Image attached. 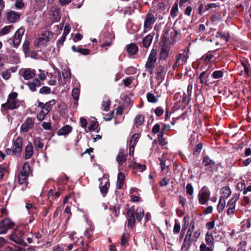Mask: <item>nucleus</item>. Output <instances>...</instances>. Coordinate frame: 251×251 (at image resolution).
Segmentation results:
<instances>
[{
	"label": "nucleus",
	"instance_id": "nucleus-49",
	"mask_svg": "<svg viewBox=\"0 0 251 251\" xmlns=\"http://www.w3.org/2000/svg\"><path fill=\"white\" fill-rule=\"evenodd\" d=\"M48 114V113H46V111L44 109H42L41 111L37 114V118L40 121H42L45 119L46 116Z\"/></svg>",
	"mask_w": 251,
	"mask_h": 251
},
{
	"label": "nucleus",
	"instance_id": "nucleus-52",
	"mask_svg": "<svg viewBox=\"0 0 251 251\" xmlns=\"http://www.w3.org/2000/svg\"><path fill=\"white\" fill-rule=\"evenodd\" d=\"M247 242L245 241H242L240 242L239 247L236 251H246V246Z\"/></svg>",
	"mask_w": 251,
	"mask_h": 251
},
{
	"label": "nucleus",
	"instance_id": "nucleus-38",
	"mask_svg": "<svg viewBox=\"0 0 251 251\" xmlns=\"http://www.w3.org/2000/svg\"><path fill=\"white\" fill-rule=\"evenodd\" d=\"M139 137L140 136L138 133H135L133 135L130 141L129 146L131 147H135L138 141Z\"/></svg>",
	"mask_w": 251,
	"mask_h": 251
},
{
	"label": "nucleus",
	"instance_id": "nucleus-63",
	"mask_svg": "<svg viewBox=\"0 0 251 251\" xmlns=\"http://www.w3.org/2000/svg\"><path fill=\"white\" fill-rule=\"evenodd\" d=\"M11 76L10 72L8 71H6L2 73V77L5 80L8 79Z\"/></svg>",
	"mask_w": 251,
	"mask_h": 251
},
{
	"label": "nucleus",
	"instance_id": "nucleus-21",
	"mask_svg": "<svg viewBox=\"0 0 251 251\" xmlns=\"http://www.w3.org/2000/svg\"><path fill=\"white\" fill-rule=\"evenodd\" d=\"M41 85L40 81L37 78H34L32 81H29L27 83V85L30 90L32 92H34L36 90L37 87H40Z\"/></svg>",
	"mask_w": 251,
	"mask_h": 251
},
{
	"label": "nucleus",
	"instance_id": "nucleus-9",
	"mask_svg": "<svg viewBox=\"0 0 251 251\" xmlns=\"http://www.w3.org/2000/svg\"><path fill=\"white\" fill-rule=\"evenodd\" d=\"M156 17L152 13H148L145 18L144 26L145 29H151L155 22Z\"/></svg>",
	"mask_w": 251,
	"mask_h": 251
},
{
	"label": "nucleus",
	"instance_id": "nucleus-42",
	"mask_svg": "<svg viewBox=\"0 0 251 251\" xmlns=\"http://www.w3.org/2000/svg\"><path fill=\"white\" fill-rule=\"evenodd\" d=\"M110 183L108 181H106V182L105 183L104 185L102 186H100V190L101 193L103 195V196H104L107 193L108 189L109 187Z\"/></svg>",
	"mask_w": 251,
	"mask_h": 251
},
{
	"label": "nucleus",
	"instance_id": "nucleus-1",
	"mask_svg": "<svg viewBox=\"0 0 251 251\" xmlns=\"http://www.w3.org/2000/svg\"><path fill=\"white\" fill-rule=\"evenodd\" d=\"M18 94L16 92L10 93L7 100V101L5 103L1 105V107L5 110H12L17 108L19 106V101L17 100Z\"/></svg>",
	"mask_w": 251,
	"mask_h": 251
},
{
	"label": "nucleus",
	"instance_id": "nucleus-7",
	"mask_svg": "<svg viewBox=\"0 0 251 251\" xmlns=\"http://www.w3.org/2000/svg\"><path fill=\"white\" fill-rule=\"evenodd\" d=\"M50 32L46 31L41 34V36L37 39L34 42V45L36 47H40L45 46L47 42L49 41Z\"/></svg>",
	"mask_w": 251,
	"mask_h": 251
},
{
	"label": "nucleus",
	"instance_id": "nucleus-32",
	"mask_svg": "<svg viewBox=\"0 0 251 251\" xmlns=\"http://www.w3.org/2000/svg\"><path fill=\"white\" fill-rule=\"evenodd\" d=\"M222 192L223 196H221L223 199H225L229 196L231 193V191L228 187L226 186L222 189Z\"/></svg>",
	"mask_w": 251,
	"mask_h": 251
},
{
	"label": "nucleus",
	"instance_id": "nucleus-22",
	"mask_svg": "<svg viewBox=\"0 0 251 251\" xmlns=\"http://www.w3.org/2000/svg\"><path fill=\"white\" fill-rule=\"evenodd\" d=\"M125 179V176L124 174L120 172L118 175L117 182V187L121 189L123 188L124 184V181Z\"/></svg>",
	"mask_w": 251,
	"mask_h": 251
},
{
	"label": "nucleus",
	"instance_id": "nucleus-40",
	"mask_svg": "<svg viewBox=\"0 0 251 251\" xmlns=\"http://www.w3.org/2000/svg\"><path fill=\"white\" fill-rule=\"evenodd\" d=\"M134 213L136 218L138 221L141 220L144 214V211L141 208H138Z\"/></svg>",
	"mask_w": 251,
	"mask_h": 251
},
{
	"label": "nucleus",
	"instance_id": "nucleus-26",
	"mask_svg": "<svg viewBox=\"0 0 251 251\" xmlns=\"http://www.w3.org/2000/svg\"><path fill=\"white\" fill-rule=\"evenodd\" d=\"M116 160L119 165H122L126 161V157L124 154L123 151H119L118 155L117 156Z\"/></svg>",
	"mask_w": 251,
	"mask_h": 251
},
{
	"label": "nucleus",
	"instance_id": "nucleus-28",
	"mask_svg": "<svg viewBox=\"0 0 251 251\" xmlns=\"http://www.w3.org/2000/svg\"><path fill=\"white\" fill-rule=\"evenodd\" d=\"M55 104V101L54 100H51L49 102H46L44 106L43 107V109H44L46 113H48L50 110H51L53 105Z\"/></svg>",
	"mask_w": 251,
	"mask_h": 251
},
{
	"label": "nucleus",
	"instance_id": "nucleus-39",
	"mask_svg": "<svg viewBox=\"0 0 251 251\" xmlns=\"http://www.w3.org/2000/svg\"><path fill=\"white\" fill-rule=\"evenodd\" d=\"M178 10V3L176 2L171 10V15L173 18H175L177 15Z\"/></svg>",
	"mask_w": 251,
	"mask_h": 251
},
{
	"label": "nucleus",
	"instance_id": "nucleus-54",
	"mask_svg": "<svg viewBox=\"0 0 251 251\" xmlns=\"http://www.w3.org/2000/svg\"><path fill=\"white\" fill-rule=\"evenodd\" d=\"M51 90L50 88L47 86H44L42 87L39 91V93L41 94H50Z\"/></svg>",
	"mask_w": 251,
	"mask_h": 251
},
{
	"label": "nucleus",
	"instance_id": "nucleus-33",
	"mask_svg": "<svg viewBox=\"0 0 251 251\" xmlns=\"http://www.w3.org/2000/svg\"><path fill=\"white\" fill-rule=\"evenodd\" d=\"M226 205L225 200L223 199L222 197H220L218 204L217 205V210L219 212H221Z\"/></svg>",
	"mask_w": 251,
	"mask_h": 251
},
{
	"label": "nucleus",
	"instance_id": "nucleus-35",
	"mask_svg": "<svg viewBox=\"0 0 251 251\" xmlns=\"http://www.w3.org/2000/svg\"><path fill=\"white\" fill-rule=\"evenodd\" d=\"M129 238V234L127 232L125 231L121 237V244L122 246H124L128 242V239Z\"/></svg>",
	"mask_w": 251,
	"mask_h": 251
},
{
	"label": "nucleus",
	"instance_id": "nucleus-29",
	"mask_svg": "<svg viewBox=\"0 0 251 251\" xmlns=\"http://www.w3.org/2000/svg\"><path fill=\"white\" fill-rule=\"evenodd\" d=\"M62 75L64 78V79L66 81H69L71 79V70L68 67H66L62 71Z\"/></svg>",
	"mask_w": 251,
	"mask_h": 251
},
{
	"label": "nucleus",
	"instance_id": "nucleus-45",
	"mask_svg": "<svg viewBox=\"0 0 251 251\" xmlns=\"http://www.w3.org/2000/svg\"><path fill=\"white\" fill-rule=\"evenodd\" d=\"M224 75V72L223 71H214L212 75L211 76L214 79H218L222 78Z\"/></svg>",
	"mask_w": 251,
	"mask_h": 251
},
{
	"label": "nucleus",
	"instance_id": "nucleus-23",
	"mask_svg": "<svg viewBox=\"0 0 251 251\" xmlns=\"http://www.w3.org/2000/svg\"><path fill=\"white\" fill-rule=\"evenodd\" d=\"M25 158L28 159L30 158L33 154V147L31 143H29L25 148Z\"/></svg>",
	"mask_w": 251,
	"mask_h": 251
},
{
	"label": "nucleus",
	"instance_id": "nucleus-12",
	"mask_svg": "<svg viewBox=\"0 0 251 251\" xmlns=\"http://www.w3.org/2000/svg\"><path fill=\"white\" fill-rule=\"evenodd\" d=\"M34 120L31 117H28L24 122L21 126V131L26 132L33 127Z\"/></svg>",
	"mask_w": 251,
	"mask_h": 251
},
{
	"label": "nucleus",
	"instance_id": "nucleus-43",
	"mask_svg": "<svg viewBox=\"0 0 251 251\" xmlns=\"http://www.w3.org/2000/svg\"><path fill=\"white\" fill-rule=\"evenodd\" d=\"M99 125L98 123L96 121H92L90 126L88 127V129L89 131H94L98 132L99 129H98Z\"/></svg>",
	"mask_w": 251,
	"mask_h": 251
},
{
	"label": "nucleus",
	"instance_id": "nucleus-56",
	"mask_svg": "<svg viewBox=\"0 0 251 251\" xmlns=\"http://www.w3.org/2000/svg\"><path fill=\"white\" fill-rule=\"evenodd\" d=\"M187 194L192 196L193 194L194 189L191 184H187L186 187Z\"/></svg>",
	"mask_w": 251,
	"mask_h": 251
},
{
	"label": "nucleus",
	"instance_id": "nucleus-5",
	"mask_svg": "<svg viewBox=\"0 0 251 251\" xmlns=\"http://www.w3.org/2000/svg\"><path fill=\"white\" fill-rule=\"evenodd\" d=\"M210 192L206 187L201 188L198 195L199 201L201 204H205L209 200Z\"/></svg>",
	"mask_w": 251,
	"mask_h": 251
},
{
	"label": "nucleus",
	"instance_id": "nucleus-64",
	"mask_svg": "<svg viewBox=\"0 0 251 251\" xmlns=\"http://www.w3.org/2000/svg\"><path fill=\"white\" fill-rule=\"evenodd\" d=\"M77 52H79L83 55H87L90 53V50L88 49L79 48L77 50Z\"/></svg>",
	"mask_w": 251,
	"mask_h": 251
},
{
	"label": "nucleus",
	"instance_id": "nucleus-15",
	"mask_svg": "<svg viewBox=\"0 0 251 251\" xmlns=\"http://www.w3.org/2000/svg\"><path fill=\"white\" fill-rule=\"evenodd\" d=\"M153 38V35L149 34L143 39V46L146 49H147L150 47ZM147 51V50H144V53L143 54V57L145 56Z\"/></svg>",
	"mask_w": 251,
	"mask_h": 251
},
{
	"label": "nucleus",
	"instance_id": "nucleus-14",
	"mask_svg": "<svg viewBox=\"0 0 251 251\" xmlns=\"http://www.w3.org/2000/svg\"><path fill=\"white\" fill-rule=\"evenodd\" d=\"M7 19L10 23L16 22L20 17V14L14 11L10 10L6 14Z\"/></svg>",
	"mask_w": 251,
	"mask_h": 251
},
{
	"label": "nucleus",
	"instance_id": "nucleus-58",
	"mask_svg": "<svg viewBox=\"0 0 251 251\" xmlns=\"http://www.w3.org/2000/svg\"><path fill=\"white\" fill-rule=\"evenodd\" d=\"M23 50L25 53H27L29 50V42L28 41H25L24 43Z\"/></svg>",
	"mask_w": 251,
	"mask_h": 251
},
{
	"label": "nucleus",
	"instance_id": "nucleus-25",
	"mask_svg": "<svg viewBox=\"0 0 251 251\" xmlns=\"http://www.w3.org/2000/svg\"><path fill=\"white\" fill-rule=\"evenodd\" d=\"M182 64V53H178L176 57V61L174 65L173 66V69L174 70H176L178 67L183 65Z\"/></svg>",
	"mask_w": 251,
	"mask_h": 251
},
{
	"label": "nucleus",
	"instance_id": "nucleus-6",
	"mask_svg": "<svg viewBox=\"0 0 251 251\" xmlns=\"http://www.w3.org/2000/svg\"><path fill=\"white\" fill-rule=\"evenodd\" d=\"M23 148V139L21 137H18L13 141V149L14 155L19 157L21 155Z\"/></svg>",
	"mask_w": 251,
	"mask_h": 251
},
{
	"label": "nucleus",
	"instance_id": "nucleus-4",
	"mask_svg": "<svg viewBox=\"0 0 251 251\" xmlns=\"http://www.w3.org/2000/svg\"><path fill=\"white\" fill-rule=\"evenodd\" d=\"M15 225L10 219L5 218L0 221V234H5L7 231L12 228Z\"/></svg>",
	"mask_w": 251,
	"mask_h": 251
},
{
	"label": "nucleus",
	"instance_id": "nucleus-19",
	"mask_svg": "<svg viewBox=\"0 0 251 251\" xmlns=\"http://www.w3.org/2000/svg\"><path fill=\"white\" fill-rule=\"evenodd\" d=\"M201 231L200 230H195L194 233H186L185 238L193 242L196 241L200 237Z\"/></svg>",
	"mask_w": 251,
	"mask_h": 251
},
{
	"label": "nucleus",
	"instance_id": "nucleus-60",
	"mask_svg": "<svg viewBox=\"0 0 251 251\" xmlns=\"http://www.w3.org/2000/svg\"><path fill=\"white\" fill-rule=\"evenodd\" d=\"M202 148V145L201 143L198 144L195 147L194 151V154H198L201 152Z\"/></svg>",
	"mask_w": 251,
	"mask_h": 251
},
{
	"label": "nucleus",
	"instance_id": "nucleus-8",
	"mask_svg": "<svg viewBox=\"0 0 251 251\" xmlns=\"http://www.w3.org/2000/svg\"><path fill=\"white\" fill-rule=\"evenodd\" d=\"M239 198V194L234 195L227 202V207H228L226 213L228 215H232L235 212L236 206V201Z\"/></svg>",
	"mask_w": 251,
	"mask_h": 251
},
{
	"label": "nucleus",
	"instance_id": "nucleus-17",
	"mask_svg": "<svg viewBox=\"0 0 251 251\" xmlns=\"http://www.w3.org/2000/svg\"><path fill=\"white\" fill-rule=\"evenodd\" d=\"M156 79L159 81V83L162 82L164 78L165 73L164 68L162 66H159L156 69Z\"/></svg>",
	"mask_w": 251,
	"mask_h": 251
},
{
	"label": "nucleus",
	"instance_id": "nucleus-13",
	"mask_svg": "<svg viewBox=\"0 0 251 251\" xmlns=\"http://www.w3.org/2000/svg\"><path fill=\"white\" fill-rule=\"evenodd\" d=\"M20 73L25 80L30 79L35 75V70L30 68L22 69L20 70Z\"/></svg>",
	"mask_w": 251,
	"mask_h": 251
},
{
	"label": "nucleus",
	"instance_id": "nucleus-18",
	"mask_svg": "<svg viewBox=\"0 0 251 251\" xmlns=\"http://www.w3.org/2000/svg\"><path fill=\"white\" fill-rule=\"evenodd\" d=\"M14 29V26L11 25L4 26L0 29V37L8 35L13 32Z\"/></svg>",
	"mask_w": 251,
	"mask_h": 251
},
{
	"label": "nucleus",
	"instance_id": "nucleus-50",
	"mask_svg": "<svg viewBox=\"0 0 251 251\" xmlns=\"http://www.w3.org/2000/svg\"><path fill=\"white\" fill-rule=\"evenodd\" d=\"M79 89L78 88H75L72 91V96L74 100H79Z\"/></svg>",
	"mask_w": 251,
	"mask_h": 251
},
{
	"label": "nucleus",
	"instance_id": "nucleus-57",
	"mask_svg": "<svg viewBox=\"0 0 251 251\" xmlns=\"http://www.w3.org/2000/svg\"><path fill=\"white\" fill-rule=\"evenodd\" d=\"M110 101L108 100L106 101H103L102 103V106L103 108V110L107 111L110 108Z\"/></svg>",
	"mask_w": 251,
	"mask_h": 251
},
{
	"label": "nucleus",
	"instance_id": "nucleus-30",
	"mask_svg": "<svg viewBox=\"0 0 251 251\" xmlns=\"http://www.w3.org/2000/svg\"><path fill=\"white\" fill-rule=\"evenodd\" d=\"M144 116L143 115L139 114L136 116L134 119V124L137 127L142 125L144 122Z\"/></svg>",
	"mask_w": 251,
	"mask_h": 251
},
{
	"label": "nucleus",
	"instance_id": "nucleus-34",
	"mask_svg": "<svg viewBox=\"0 0 251 251\" xmlns=\"http://www.w3.org/2000/svg\"><path fill=\"white\" fill-rule=\"evenodd\" d=\"M205 241L207 245L209 246L213 245L214 238L212 233L207 232L205 236Z\"/></svg>",
	"mask_w": 251,
	"mask_h": 251
},
{
	"label": "nucleus",
	"instance_id": "nucleus-53",
	"mask_svg": "<svg viewBox=\"0 0 251 251\" xmlns=\"http://www.w3.org/2000/svg\"><path fill=\"white\" fill-rule=\"evenodd\" d=\"M200 251H213L212 247H207L205 244H201L200 246Z\"/></svg>",
	"mask_w": 251,
	"mask_h": 251
},
{
	"label": "nucleus",
	"instance_id": "nucleus-48",
	"mask_svg": "<svg viewBox=\"0 0 251 251\" xmlns=\"http://www.w3.org/2000/svg\"><path fill=\"white\" fill-rule=\"evenodd\" d=\"M147 99L150 102L156 103L157 101V99L151 93H147Z\"/></svg>",
	"mask_w": 251,
	"mask_h": 251
},
{
	"label": "nucleus",
	"instance_id": "nucleus-55",
	"mask_svg": "<svg viewBox=\"0 0 251 251\" xmlns=\"http://www.w3.org/2000/svg\"><path fill=\"white\" fill-rule=\"evenodd\" d=\"M180 230V225L178 222L175 221V224L174 225L173 232L174 234H178Z\"/></svg>",
	"mask_w": 251,
	"mask_h": 251
},
{
	"label": "nucleus",
	"instance_id": "nucleus-37",
	"mask_svg": "<svg viewBox=\"0 0 251 251\" xmlns=\"http://www.w3.org/2000/svg\"><path fill=\"white\" fill-rule=\"evenodd\" d=\"M35 147L37 149H42L44 147V144L42 142L41 139L40 137H36L33 141Z\"/></svg>",
	"mask_w": 251,
	"mask_h": 251
},
{
	"label": "nucleus",
	"instance_id": "nucleus-11",
	"mask_svg": "<svg viewBox=\"0 0 251 251\" xmlns=\"http://www.w3.org/2000/svg\"><path fill=\"white\" fill-rule=\"evenodd\" d=\"M127 226L132 228L135 224V218L134 209L133 207L127 209L126 214Z\"/></svg>",
	"mask_w": 251,
	"mask_h": 251
},
{
	"label": "nucleus",
	"instance_id": "nucleus-47",
	"mask_svg": "<svg viewBox=\"0 0 251 251\" xmlns=\"http://www.w3.org/2000/svg\"><path fill=\"white\" fill-rule=\"evenodd\" d=\"M165 4L162 2H158L156 5L157 9L159 10V13L163 14L165 13Z\"/></svg>",
	"mask_w": 251,
	"mask_h": 251
},
{
	"label": "nucleus",
	"instance_id": "nucleus-59",
	"mask_svg": "<svg viewBox=\"0 0 251 251\" xmlns=\"http://www.w3.org/2000/svg\"><path fill=\"white\" fill-rule=\"evenodd\" d=\"M192 89H193V84L192 83H190L188 86V87H187V95H186V96L185 97V99L186 98L187 96L188 97V98L190 97L192 95Z\"/></svg>",
	"mask_w": 251,
	"mask_h": 251
},
{
	"label": "nucleus",
	"instance_id": "nucleus-51",
	"mask_svg": "<svg viewBox=\"0 0 251 251\" xmlns=\"http://www.w3.org/2000/svg\"><path fill=\"white\" fill-rule=\"evenodd\" d=\"M94 230V228L93 226L90 227V228L87 229L84 233L85 236L88 238H90L93 234V231Z\"/></svg>",
	"mask_w": 251,
	"mask_h": 251
},
{
	"label": "nucleus",
	"instance_id": "nucleus-20",
	"mask_svg": "<svg viewBox=\"0 0 251 251\" xmlns=\"http://www.w3.org/2000/svg\"><path fill=\"white\" fill-rule=\"evenodd\" d=\"M126 50L129 55H133L136 54L138 50V47L136 44L131 43L126 46Z\"/></svg>",
	"mask_w": 251,
	"mask_h": 251
},
{
	"label": "nucleus",
	"instance_id": "nucleus-36",
	"mask_svg": "<svg viewBox=\"0 0 251 251\" xmlns=\"http://www.w3.org/2000/svg\"><path fill=\"white\" fill-rule=\"evenodd\" d=\"M202 163L205 166L214 165L215 164L214 161L213 160L210 159V158L207 155H205L203 157Z\"/></svg>",
	"mask_w": 251,
	"mask_h": 251
},
{
	"label": "nucleus",
	"instance_id": "nucleus-2",
	"mask_svg": "<svg viewBox=\"0 0 251 251\" xmlns=\"http://www.w3.org/2000/svg\"><path fill=\"white\" fill-rule=\"evenodd\" d=\"M157 51L155 49H152L148 57L145 64L146 71L150 74H152L154 68L157 60Z\"/></svg>",
	"mask_w": 251,
	"mask_h": 251
},
{
	"label": "nucleus",
	"instance_id": "nucleus-27",
	"mask_svg": "<svg viewBox=\"0 0 251 251\" xmlns=\"http://www.w3.org/2000/svg\"><path fill=\"white\" fill-rule=\"evenodd\" d=\"M192 241L188 240L184 238L183 242L182 244L181 251H188L190 246L192 244Z\"/></svg>",
	"mask_w": 251,
	"mask_h": 251
},
{
	"label": "nucleus",
	"instance_id": "nucleus-61",
	"mask_svg": "<svg viewBox=\"0 0 251 251\" xmlns=\"http://www.w3.org/2000/svg\"><path fill=\"white\" fill-rule=\"evenodd\" d=\"M160 130V126L158 124H155L152 127V132L154 134H156L159 132Z\"/></svg>",
	"mask_w": 251,
	"mask_h": 251
},
{
	"label": "nucleus",
	"instance_id": "nucleus-3",
	"mask_svg": "<svg viewBox=\"0 0 251 251\" xmlns=\"http://www.w3.org/2000/svg\"><path fill=\"white\" fill-rule=\"evenodd\" d=\"M9 236V239L15 243L24 246L26 245V243L24 240L25 235L23 231L18 229L14 230Z\"/></svg>",
	"mask_w": 251,
	"mask_h": 251
},
{
	"label": "nucleus",
	"instance_id": "nucleus-16",
	"mask_svg": "<svg viewBox=\"0 0 251 251\" xmlns=\"http://www.w3.org/2000/svg\"><path fill=\"white\" fill-rule=\"evenodd\" d=\"M170 51V47L167 45L163 44L160 52V59L166 60L168 57Z\"/></svg>",
	"mask_w": 251,
	"mask_h": 251
},
{
	"label": "nucleus",
	"instance_id": "nucleus-46",
	"mask_svg": "<svg viewBox=\"0 0 251 251\" xmlns=\"http://www.w3.org/2000/svg\"><path fill=\"white\" fill-rule=\"evenodd\" d=\"M37 5L40 7L45 6L46 0H34ZM54 0H48V3H51Z\"/></svg>",
	"mask_w": 251,
	"mask_h": 251
},
{
	"label": "nucleus",
	"instance_id": "nucleus-31",
	"mask_svg": "<svg viewBox=\"0 0 251 251\" xmlns=\"http://www.w3.org/2000/svg\"><path fill=\"white\" fill-rule=\"evenodd\" d=\"M30 171V167L29 164L28 162H26L24 164L23 169L20 173L28 177Z\"/></svg>",
	"mask_w": 251,
	"mask_h": 251
},
{
	"label": "nucleus",
	"instance_id": "nucleus-41",
	"mask_svg": "<svg viewBox=\"0 0 251 251\" xmlns=\"http://www.w3.org/2000/svg\"><path fill=\"white\" fill-rule=\"evenodd\" d=\"M14 7L17 10H23L25 9V5L22 0H17L15 1Z\"/></svg>",
	"mask_w": 251,
	"mask_h": 251
},
{
	"label": "nucleus",
	"instance_id": "nucleus-62",
	"mask_svg": "<svg viewBox=\"0 0 251 251\" xmlns=\"http://www.w3.org/2000/svg\"><path fill=\"white\" fill-rule=\"evenodd\" d=\"M217 6H218L217 4L215 3L207 4V5H206L205 6L204 10L207 11L211 8H216V7H217Z\"/></svg>",
	"mask_w": 251,
	"mask_h": 251
},
{
	"label": "nucleus",
	"instance_id": "nucleus-44",
	"mask_svg": "<svg viewBox=\"0 0 251 251\" xmlns=\"http://www.w3.org/2000/svg\"><path fill=\"white\" fill-rule=\"evenodd\" d=\"M28 177L25 175H24L21 173L18 176V182L20 185H22L23 184L28 183L27 182V179Z\"/></svg>",
	"mask_w": 251,
	"mask_h": 251
},
{
	"label": "nucleus",
	"instance_id": "nucleus-10",
	"mask_svg": "<svg viewBox=\"0 0 251 251\" xmlns=\"http://www.w3.org/2000/svg\"><path fill=\"white\" fill-rule=\"evenodd\" d=\"M24 32L25 29L23 28H20L15 32L14 38L12 40L14 47L17 48L19 46Z\"/></svg>",
	"mask_w": 251,
	"mask_h": 251
},
{
	"label": "nucleus",
	"instance_id": "nucleus-24",
	"mask_svg": "<svg viewBox=\"0 0 251 251\" xmlns=\"http://www.w3.org/2000/svg\"><path fill=\"white\" fill-rule=\"evenodd\" d=\"M72 128L71 126L66 125L64 126L58 131V134L60 135H65L71 132Z\"/></svg>",
	"mask_w": 251,
	"mask_h": 251
}]
</instances>
